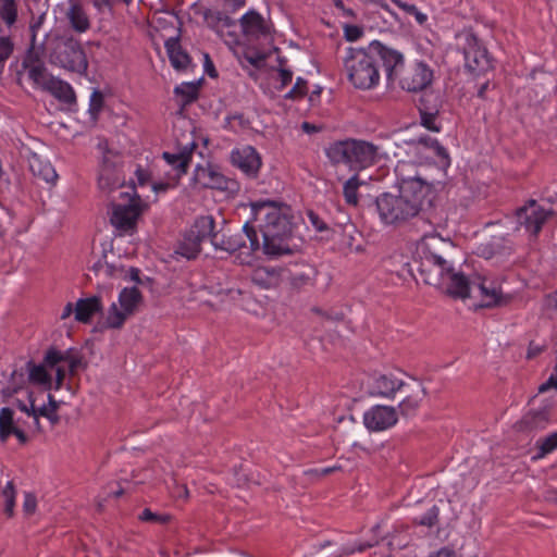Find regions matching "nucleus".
Returning a JSON list of instances; mask_svg holds the SVG:
<instances>
[{
	"mask_svg": "<svg viewBox=\"0 0 557 557\" xmlns=\"http://www.w3.org/2000/svg\"><path fill=\"white\" fill-rule=\"evenodd\" d=\"M460 256L456 245L438 234L424 235L417 245L411 273L414 271L428 285L443 288L445 293L459 299L470 296L469 278L459 269Z\"/></svg>",
	"mask_w": 557,
	"mask_h": 557,
	"instance_id": "obj_1",
	"label": "nucleus"
},
{
	"mask_svg": "<svg viewBox=\"0 0 557 557\" xmlns=\"http://www.w3.org/2000/svg\"><path fill=\"white\" fill-rule=\"evenodd\" d=\"M432 185L420 177L403 180L396 193H383L375 199L380 220L386 225H400L431 205Z\"/></svg>",
	"mask_w": 557,
	"mask_h": 557,
	"instance_id": "obj_2",
	"label": "nucleus"
},
{
	"mask_svg": "<svg viewBox=\"0 0 557 557\" xmlns=\"http://www.w3.org/2000/svg\"><path fill=\"white\" fill-rule=\"evenodd\" d=\"M379 62L383 64L387 78L393 81L394 75H397V67L401 65L403 55L379 41H372L367 49L350 48L345 58V69L349 81L356 88H372L380 78Z\"/></svg>",
	"mask_w": 557,
	"mask_h": 557,
	"instance_id": "obj_3",
	"label": "nucleus"
},
{
	"mask_svg": "<svg viewBox=\"0 0 557 557\" xmlns=\"http://www.w3.org/2000/svg\"><path fill=\"white\" fill-rule=\"evenodd\" d=\"M325 153L333 164L344 163L356 170L367 169L382 158L381 147L371 141L354 138L330 144Z\"/></svg>",
	"mask_w": 557,
	"mask_h": 557,
	"instance_id": "obj_4",
	"label": "nucleus"
},
{
	"mask_svg": "<svg viewBox=\"0 0 557 557\" xmlns=\"http://www.w3.org/2000/svg\"><path fill=\"white\" fill-rule=\"evenodd\" d=\"M47 45L44 55L52 65L66 71L85 74L88 67L86 53L78 40L72 36L46 33Z\"/></svg>",
	"mask_w": 557,
	"mask_h": 557,
	"instance_id": "obj_5",
	"label": "nucleus"
},
{
	"mask_svg": "<svg viewBox=\"0 0 557 557\" xmlns=\"http://www.w3.org/2000/svg\"><path fill=\"white\" fill-rule=\"evenodd\" d=\"M209 238L215 249L230 253L238 251L237 258L242 264L250 263L253 252L260 249L256 227L250 222H246L242 231L214 232L213 228Z\"/></svg>",
	"mask_w": 557,
	"mask_h": 557,
	"instance_id": "obj_6",
	"label": "nucleus"
},
{
	"mask_svg": "<svg viewBox=\"0 0 557 557\" xmlns=\"http://www.w3.org/2000/svg\"><path fill=\"white\" fill-rule=\"evenodd\" d=\"M253 221L262 236H293L289 207L275 201L262 200L251 203Z\"/></svg>",
	"mask_w": 557,
	"mask_h": 557,
	"instance_id": "obj_7",
	"label": "nucleus"
},
{
	"mask_svg": "<svg viewBox=\"0 0 557 557\" xmlns=\"http://www.w3.org/2000/svg\"><path fill=\"white\" fill-rule=\"evenodd\" d=\"M23 66L27 71L29 79L42 90L50 92L59 100L66 103H71L75 100L72 87L67 83L52 76L45 66L42 58L34 59L27 63L23 62Z\"/></svg>",
	"mask_w": 557,
	"mask_h": 557,
	"instance_id": "obj_8",
	"label": "nucleus"
},
{
	"mask_svg": "<svg viewBox=\"0 0 557 557\" xmlns=\"http://www.w3.org/2000/svg\"><path fill=\"white\" fill-rule=\"evenodd\" d=\"M120 198L121 202L112 203L110 222L119 232H133L144 211L143 201L138 195L127 191L121 193Z\"/></svg>",
	"mask_w": 557,
	"mask_h": 557,
	"instance_id": "obj_9",
	"label": "nucleus"
},
{
	"mask_svg": "<svg viewBox=\"0 0 557 557\" xmlns=\"http://www.w3.org/2000/svg\"><path fill=\"white\" fill-rule=\"evenodd\" d=\"M214 224V219L211 215L198 218L178 242L175 253L188 260L195 259L201 250V243L209 237Z\"/></svg>",
	"mask_w": 557,
	"mask_h": 557,
	"instance_id": "obj_10",
	"label": "nucleus"
},
{
	"mask_svg": "<svg viewBox=\"0 0 557 557\" xmlns=\"http://www.w3.org/2000/svg\"><path fill=\"white\" fill-rule=\"evenodd\" d=\"M121 308L115 302L111 305L104 322V327L119 330L128 317L135 313L143 302V295L137 287H125L119 296Z\"/></svg>",
	"mask_w": 557,
	"mask_h": 557,
	"instance_id": "obj_11",
	"label": "nucleus"
},
{
	"mask_svg": "<svg viewBox=\"0 0 557 557\" xmlns=\"http://www.w3.org/2000/svg\"><path fill=\"white\" fill-rule=\"evenodd\" d=\"M398 78L400 87L410 92L424 90L431 85L433 79L432 70L422 62L413 63L404 69V61L397 67V75L394 79Z\"/></svg>",
	"mask_w": 557,
	"mask_h": 557,
	"instance_id": "obj_12",
	"label": "nucleus"
},
{
	"mask_svg": "<svg viewBox=\"0 0 557 557\" xmlns=\"http://www.w3.org/2000/svg\"><path fill=\"white\" fill-rule=\"evenodd\" d=\"M463 54L466 69L470 73L481 75L492 69L488 52L474 34H467Z\"/></svg>",
	"mask_w": 557,
	"mask_h": 557,
	"instance_id": "obj_13",
	"label": "nucleus"
},
{
	"mask_svg": "<svg viewBox=\"0 0 557 557\" xmlns=\"http://www.w3.org/2000/svg\"><path fill=\"white\" fill-rule=\"evenodd\" d=\"M404 380L393 372H374L367 375L363 385L370 396L395 398Z\"/></svg>",
	"mask_w": 557,
	"mask_h": 557,
	"instance_id": "obj_14",
	"label": "nucleus"
},
{
	"mask_svg": "<svg viewBox=\"0 0 557 557\" xmlns=\"http://www.w3.org/2000/svg\"><path fill=\"white\" fill-rule=\"evenodd\" d=\"M426 396V389L423 384L414 379L403 382V386L397 392L399 398L398 408L403 416L413 413Z\"/></svg>",
	"mask_w": 557,
	"mask_h": 557,
	"instance_id": "obj_15",
	"label": "nucleus"
},
{
	"mask_svg": "<svg viewBox=\"0 0 557 557\" xmlns=\"http://www.w3.org/2000/svg\"><path fill=\"white\" fill-rule=\"evenodd\" d=\"M398 416L394 407L374 406L363 414V424L370 432H381L397 423Z\"/></svg>",
	"mask_w": 557,
	"mask_h": 557,
	"instance_id": "obj_16",
	"label": "nucleus"
},
{
	"mask_svg": "<svg viewBox=\"0 0 557 557\" xmlns=\"http://www.w3.org/2000/svg\"><path fill=\"white\" fill-rule=\"evenodd\" d=\"M550 212L541 208L535 200H530L528 205L519 208L516 212L519 225L536 235L545 223Z\"/></svg>",
	"mask_w": 557,
	"mask_h": 557,
	"instance_id": "obj_17",
	"label": "nucleus"
},
{
	"mask_svg": "<svg viewBox=\"0 0 557 557\" xmlns=\"http://www.w3.org/2000/svg\"><path fill=\"white\" fill-rule=\"evenodd\" d=\"M284 280H287L294 289H301L312 285L318 271L309 263H295L292 267L283 268Z\"/></svg>",
	"mask_w": 557,
	"mask_h": 557,
	"instance_id": "obj_18",
	"label": "nucleus"
},
{
	"mask_svg": "<svg viewBox=\"0 0 557 557\" xmlns=\"http://www.w3.org/2000/svg\"><path fill=\"white\" fill-rule=\"evenodd\" d=\"M45 361L50 369H54V367L61 362H66L71 375H74L78 368H86V363L83 361L82 355L73 348L61 351L55 347H50L45 352Z\"/></svg>",
	"mask_w": 557,
	"mask_h": 557,
	"instance_id": "obj_19",
	"label": "nucleus"
},
{
	"mask_svg": "<svg viewBox=\"0 0 557 557\" xmlns=\"http://www.w3.org/2000/svg\"><path fill=\"white\" fill-rule=\"evenodd\" d=\"M232 163L249 176H255L260 166L261 158L251 146H245L232 151Z\"/></svg>",
	"mask_w": 557,
	"mask_h": 557,
	"instance_id": "obj_20",
	"label": "nucleus"
},
{
	"mask_svg": "<svg viewBox=\"0 0 557 557\" xmlns=\"http://www.w3.org/2000/svg\"><path fill=\"white\" fill-rule=\"evenodd\" d=\"M250 280L262 289L276 288L284 281V271L283 268L257 267L251 271Z\"/></svg>",
	"mask_w": 557,
	"mask_h": 557,
	"instance_id": "obj_21",
	"label": "nucleus"
},
{
	"mask_svg": "<svg viewBox=\"0 0 557 557\" xmlns=\"http://www.w3.org/2000/svg\"><path fill=\"white\" fill-rule=\"evenodd\" d=\"M195 180L203 187L220 190H232L235 185V182L212 168H198Z\"/></svg>",
	"mask_w": 557,
	"mask_h": 557,
	"instance_id": "obj_22",
	"label": "nucleus"
},
{
	"mask_svg": "<svg viewBox=\"0 0 557 557\" xmlns=\"http://www.w3.org/2000/svg\"><path fill=\"white\" fill-rule=\"evenodd\" d=\"M469 285L470 289L478 287L480 290V295L483 298V307L505 306L510 301V297L504 296L494 283L491 282L490 285H487L485 278H478V282L469 281Z\"/></svg>",
	"mask_w": 557,
	"mask_h": 557,
	"instance_id": "obj_23",
	"label": "nucleus"
},
{
	"mask_svg": "<svg viewBox=\"0 0 557 557\" xmlns=\"http://www.w3.org/2000/svg\"><path fill=\"white\" fill-rule=\"evenodd\" d=\"M260 249L270 258H277L285 255H292L295 245H292L293 236H262Z\"/></svg>",
	"mask_w": 557,
	"mask_h": 557,
	"instance_id": "obj_24",
	"label": "nucleus"
},
{
	"mask_svg": "<svg viewBox=\"0 0 557 557\" xmlns=\"http://www.w3.org/2000/svg\"><path fill=\"white\" fill-rule=\"evenodd\" d=\"M45 13L40 14L35 21L30 22L29 29H30V47L27 51L26 57L24 58L23 62L27 63L30 62L34 59L42 58L47 45V37L44 36L42 40H38V30L40 29L44 21H45Z\"/></svg>",
	"mask_w": 557,
	"mask_h": 557,
	"instance_id": "obj_25",
	"label": "nucleus"
},
{
	"mask_svg": "<svg viewBox=\"0 0 557 557\" xmlns=\"http://www.w3.org/2000/svg\"><path fill=\"white\" fill-rule=\"evenodd\" d=\"M65 16L71 28L78 34L85 33L90 28L89 16L83 4L78 1H72L70 3Z\"/></svg>",
	"mask_w": 557,
	"mask_h": 557,
	"instance_id": "obj_26",
	"label": "nucleus"
},
{
	"mask_svg": "<svg viewBox=\"0 0 557 557\" xmlns=\"http://www.w3.org/2000/svg\"><path fill=\"white\" fill-rule=\"evenodd\" d=\"M13 414V410L9 407L0 410V440L4 442L10 435H15L22 444H25L28 440L27 435L16 425Z\"/></svg>",
	"mask_w": 557,
	"mask_h": 557,
	"instance_id": "obj_27",
	"label": "nucleus"
},
{
	"mask_svg": "<svg viewBox=\"0 0 557 557\" xmlns=\"http://www.w3.org/2000/svg\"><path fill=\"white\" fill-rule=\"evenodd\" d=\"M101 311L102 302L100 297L81 298L75 304V320L82 323H89L92 315Z\"/></svg>",
	"mask_w": 557,
	"mask_h": 557,
	"instance_id": "obj_28",
	"label": "nucleus"
},
{
	"mask_svg": "<svg viewBox=\"0 0 557 557\" xmlns=\"http://www.w3.org/2000/svg\"><path fill=\"white\" fill-rule=\"evenodd\" d=\"M193 149L185 148L177 153L163 152V159L172 166L173 173L171 174L174 181H180L182 175L187 172L189 162L191 160Z\"/></svg>",
	"mask_w": 557,
	"mask_h": 557,
	"instance_id": "obj_29",
	"label": "nucleus"
},
{
	"mask_svg": "<svg viewBox=\"0 0 557 557\" xmlns=\"http://www.w3.org/2000/svg\"><path fill=\"white\" fill-rule=\"evenodd\" d=\"M27 161L29 170L32 171L34 176H37L47 183H53L57 180L58 174L49 162L44 160L39 154L35 152H29L27 156Z\"/></svg>",
	"mask_w": 557,
	"mask_h": 557,
	"instance_id": "obj_30",
	"label": "nucleus"
},
{
	"mask_svg": "<svg viewBox=\"0 0 557 557\" xmlns=\"http://www.w3.org/2000/svg\"><path fill=\"white\" fill-rule=\"evenodd\" d=\"M26 369L28 373V381L34 385H39L44 387V389L49 391L52 387V377L48 372L50 367L46 364L45 359L41 363L36 364L33 361H28L26 363Z\"/></svg>",
	"mask_w": 557,
	"mask_h": 557,
	"instance_id": "obj_31",
	"label": "nucleus"
},
{
	"mask_svg": "<svg viewBox=\"0 0 557 557\" xmlns=\"http://www.w3.org/2000/svg\"><path fill=\"white\" fill-rule=\"evenodd\" d=\"M165 48L173 67L178 71L186 70L190 63L189 55L182 49L180 41L171 37L165 41Z\"/></svg>",
	"mask_w": 557,
	"mask_h": 557,
	"instance_id": "obj_32",
	"label": "nucleus"
},
{
	"mask_svg": "<svg viewBox=\"0 0 557 557\" xmlns=\"http://www.w3.org/2000/svg\"><path fill=\"white\" fill-rule=\"evenodd\" d=\"M240 26L244 34L259 36L267 33V26L263 17L255 10H250L240 18Z\"/></svg>",
	"mask_w": 557,
	"mask_h": 557,
	"instance_id": "obj_33",
	"label": "nucleus"
},
{
	"mask_svg": "<svg viewBox=\"0 0 557 557\" xmlns=\"http://www.w3.org/2000/svg\"><path fill=\"white\" fill-rule=\"evenodd\" d=\"M98 183L102 190L108 191L123 185V180L120 175L116 162H112V166L107 164L100 168Z\"/></svg>",
	"mask_w": 557,
	"mask_h": 557,
	"instance_id": "obj_34",
	"label": "nucleus"
},
{
	"mask_svg": "<svg viewBox=\"0 0 557 557\" xmlns=\"http://www.w3.org/2000/svg\"><path fill=\"white\" fill-rule=\"evenodd\" d=\"M548 421L549 410L547 408L531 410L524 416L522 420L523 424L530 430L543 429Z\"/></svg>",
	"mask_w": 557,
	"mask_h": 557,
	"instance_id": "obj_35",
	"label": "nucleus"
},
{
	"mask_svg": "<svg viewBox=\"0 0 557 557\" xmlns=\"http://www.w3.org/2000/svg\"><path fill=\"white\" fill-rule=\"evenodd\" d=\"M0 18L8 27H12L17 21L16 0H0Z\"/></svg>",
	"mask_w": 557,
	"mask_h": 557,
	"instance_id": "obj_36",
	"label": "nucleus"
},
{
	"mask_svg": "<svg viewBox=\"0 0 557 557\" xmlns=\"http://www.w3.org/2000/svg\"><path fill=\"white\" fill-rule=\"evenodd\" d=\"M362 185H364V182L360 181L358 175H354L352 177L345 182L343 187V194L348 205H358V189Z\"/></svg>",
	"mask_w": 557,
	"mask_h": 557,
	"instance_id": "obj_37",
	"label": "nucleus"
},
{
	"mask_svg": "<svg viewBox=\"0 0 557 557\" xmlns=\"http://www.w3.org/2000/svg\"><path fill=\"white\" fill-rule=\"evenodd\" d=\"M205 20L207 21L208 25L212 28H216L220 25L224 27H231L235 25V21L231 18L226 13L221 11H206Z\"/></svg>",
	"mask_w": 557,
	"mask_h": 557,
	"instance_id": "obj_38",
	"label": "nucleus"
},
{
	"mask_svg": "<svg viewBox=\"0 0 557 557\" xmlns=\"http://www.w3.org/2000/svg\"><path fill=\"white\" fill-rule=\"evenodd\" d=\"M537 454L534 459L543 458L557 448V431L536 442Z\"/></svg>",
	"mask_w": 557,
	"mask_h": 557,
	"instance_id": "obj_39",
	"label": "nucleus"
},
{
	"mask_svg": "<svg viewBox=\"0 0 557 557\" xmlns=\"http://www.w3.org/2000/svg\"><path fill=\"white\" fill-rule=\"evenodd\" d=\"M417 144L433 149L435 154L442 159L443 164H449L447 150L436 139L431 137H420Z\"/></svg>",
	"mask_w": 557,
	"mask_h": 557,
	"instance_id": "obj_40",
	"label": "nucleus"
},
{
	"mask_svg": "<svg viewBox=\"0 0 557 557\" xmlns=\"http://www.w3.org/2000/svg\"><path fill=\"white\" fill-rule=\"evenodd\" d=\"M39 417L47 418L52 425H57L60 422V417L57 411L46 408V405L41 407H35V414H33L34 424L37 430H40Z\"/></svg>",
	"mask_w": 557,
	"mask_h": 557,
	"instance_id": "obj_41",
	"label": "nucleus"
},
{
	"mask_svg": "<svg viewBox=\"0 0 557 557\" xmlns=\"http://www.w3.org/2000/svg\"><path fill=\"white\" fill-rule=\"evenodd\" d=\"M174 92L184 97V104H189L198 97V84L183 83L175 88Z\"/></svg>",
	"mask_w": 557,
	"mask_h": 557,
	"instance_id": "obj_42",
	"label": "nucleus"
},
{
	"mask_svg": "<svg viewBox=\"0 0 557 557\" xmlns=\"http://www.w3.org/2000/svg\"><path fill=\"white\" fill-rule=\"evenodd\" d=\"M0 496L4 499V512L11 517L13 515L15 490L12 482H8L5 487L1 491Z\"/></svg>",
	"mask_w": 557,
	"mask_h": 557,
	"instance_id": "obj_43",
	"label": "nucleus"
},
{
	"mask_svg": "<svg viewBox=\"0 0 557 557\" xmlns=\"http://www.w3.org/2000/svg\"><path fill=\"white\" fill-rule=\"evenodd\" d=\"M419 110L423 126H425L430 131L438 132L440 128L434 124V119L435 115L437 114V110L432 111L426 107H420Z\"/></svg>",
	"mask_w": 557,
	"mask_h": 557,
	"instance_id": "obj_44",
	"label": "nucleus"
},
{
	"mask_svg": "<svg viewBox=\"0 0 557 557\" xmlns=\"http://www.w3.org/2000/svg\"><path fill=\"white\" fill-rule=\"evenodd\" d=\"M440 509L434 505L423 517L417 520V523L423 527L432 528L438 521Z\"/></svg>",
	"mask_w": 557,
	"mask_h": 557,
	"instance_id": "obj_45",
	"label": "nucleus"
},
{
	"mask_svg": "<svg viewBox=\"0 0 557 557\" xmlns=\"http://www.w3.org/2000/svg\"><path fill=\"white\" fill-rule=\"evenodd\" d=\"M139 519L147 522H157L160 524H165L171 520L170 515H158L152 512L150 509L146 508L139 516Z\"/></svg>",
	"mask_w": 557,
	"mask_h": 557,
	"instance_id": "obj_46",
	"label": "nucleus"
},
{
	"mask_svg": "<svg viewBox=\"0 0 557 557\" xmlns=\"http://www.w3.org/2000/svg\"><path fill=\"white\" fill-rule=\"evenodd\" d=\"M27 399H28V404H26L22 399H15L14 405L22 412H25L28 417H33V414H35V407H36L35 398H34V393L33 392H28L27 393Z\"/></svg>",
	"mask_w": 557,
	"mask_h": 557,
	"instance_id": "obj_47",
	"label": "nucleus"
},
{
	"mask_svg": "<svg viewBox=\"0 0 557 557\" xmlns=\"http://www.w3.org/2000/svg\"><path fill=\"white\" fill-rule=\"evenodd\" d=\"M14 45L10 37H0V63L10 58L13 52Z\"/></svg>",
	"mask_w": 557,
	"mask_h": 557,
	"instance_id": "obj_48",
	"label": "nucleus"
},
{
	"mask_svg": "<svg viewBox=\"0 0 557 557\" xmlns=\"http://www.w3.org/2000/svg\"><path fill=\"white\" fill-rule=\"evenodd\" d=\"M343 231H344V235L346 237H348V239H349L347 242V246H348L349 250L356 251V252L362 251V248L360 245L354 246L355 235L358 234L355 226L352 224H347L344 226Z\"/></svg>",
	"mask_w": 557,
	"mask_h": 557,
	"instance_id": "obj_49",
	"label": "nucleus"
},
{
	"mask_svg": "<svg viewBox=\"0 0 557 557\" xmlns=\"http://www.w3.org/2000/svg\"><path fill=\"white\" fill-rule=\"evenodd\" d=\"M363 34V30L361 27L357 26V25H345L344 26V36H345V39L348 40V41H356L357 39H359Z\"/></svg>",
	"mask_w": 557,
	"mask_h": 557,
	"instance_id": "obj_50",
	"label": "nucleus"
},
{
	"mask_svg": "<svg viewBox=\"0 0 557 557\" xmlns=\"http://www.w3.org/2000/svg\"><path fill=\"white\" fill-rule=\"evenodd\" d=\"M307 90V82L302 78H298L294 88L286 95L287 98H297L301 97L306 94Z\"/></svg>",
	"mask_w": 557,
	"mask_h": 557,
	"instance_id": "obj_51",
	"label": "nucleus"
},
{
	"mask_svg": "<svg viewBox=\"0 0 557 557\" xmlns=\"http://www.w3.org/2000/svg\"><path fill=\"white\" fill-rule=\"evenodd\" d=\"M103 103V96L100 91L95 90L90 97V111L97 113L101 110Z\"/></svg>",
	"mask_w": 557,
	"mask_h": 557,
	"instance_id": "obj_52",
	"label": "nucleus"
},
{
	"mask_svg": "<svg viewBox=\"0 0 557 557\" xmlns=\"http://www.w3.org/2000/svg\"><path fill=\"white\" fill-rule=\"evenodd\" d=\"M37 499L33 494H26L23 503V509L26 515L35 512Z\"/></svg>",
	"mask_w": 557,
	"mask_h": 557,
	"instance_id": "obj_53",
	"label": "nucleus"
},
{
	"mask_svg": "<svg viewBox=\"0 0 557 557\" xmlns=\"http://www.w3.org/2000/svg\"><path fill=\"white\" fill-rule=\"evenodd\" d=\"M308 216H309L311 224L315 227L317 231L322 232V231L327 230V225L323 222V220L320 219V216L318 214L310 211L308 213Z\"/></svg>",
	"mask_w": 557,
	"mask_h": 557,
	"instance_id": "obj_54",
	"label": "nucleus"
},
{
	"mask_svg": "<svg viewBox=\"0 0 557 557\" xmlns=\"http://www.w3.org/2000/svg\"><path fill=\"white\" fill-rule=\"evenodd\" d=\"M123 272H124L123 269L116 268L115 265L109 264L106 262V265L103 267L102 274H104L106 276H109V277H115V276H121Z\"/></svg>",
	"mask_w": 557,
	"mask_h": 557,
	"instance_id": "obj_55",
	"label": "nucleus"
},
{
	"mask_svg": "<svg viewBox=\"0 0 557 557\" xmlns=\"http://www.w3.org/2000/svg\"><path fill=\"white\" fill-rule=\"evenodd\" d=\"M55 370V385H54V389H60L63 385V381L65 379V370L63 367H60L59 364L57 367H54Z\"/></svg>",
	"mask_w": 557,
	"mask_h": 557,
	"instance_id": "obj_56",
	"label": "nucleus"
},
{
	"mask_svg": "<svg viewBox=\"0 0 557 557\" xmlns=\"http://www.w3.org/2000/svg\"><path fill=\"white\" fill-rule=\"evenodd\" d=\"M117 159H119V154L117 153L112 152L109 149H106L104 152H103V158H102L101 166H104L107 164L112 166V162H116L117 163V161H116Z\"/></svg>",
	"mask_w": 557,
	"mask_h": 557,
	"instance_id": "obj_57",
	"label": "nucleus"
},
{
	"mask_svg": "<svg viewBox=\"0 0 557 557\" xmlns=\"http://www.w3.org/2000/svg\"><path fill=\"white\" fill-rule=\"evenodd\" d=\"M221 2L226 10L236 11L245 4L246 0H221Z\"/></svg>",
	"mask_w": 557,
	"mask_h": 557,
	"instance_id": "obj_58",
	"label": "nucleus"
},
{
	"mask_svg": "<svg viewBox=\"0 0 557 557\" xmlns=\"http://www.w3.org/2000/svg\"><path fill=\"white\" fill-rule=\"evenodd\" d=\"M177 183H178V181H174L173 176L170 175L169 182L153 184V190L154 191H164L168 188L175 186Z\"/></svg>",
	"mask_w": 557,
	"mask_h": 557,
	"instance_id": "obj_59",
	"label": "nucleus"
},
{
	"mask_svg": "<svg viewBox=\"0 0 557 557\" xmlns=\"http://www.w3.org/2000/svg\"><path fill=\"white\" fill-rule=\"evenodd\" d=\"M545 306L547 309L557 312V290L546 296Z\"/></svg>",
	"mask_w": 557,
	"mask_h": 557,
	"instance_id": "obj_60",
	"label": "nucleus"
},
{
	"mask_svg": "<svg viewBox=\"0 0 557 557\" xmlns=\"http://www.w3.org/2000/svg\"><path fill=\"white\" fill-rule=\"evenodd\" d=\"M205 70L210 77L218 76V73L214 69L213 62L211 61L209 54H207V53L205 54Z\"/></svg>",
	"mask_w": 557,
	"mask_h": 557,
	"instance_id": "obj_61",
	"label": "nucleus"
},
{
	"mask_svg": "<svg viewBox=\"0 0 557 557\" xmlns=\"http://www.w3.org/2000/svg\"><path fill=\"white\" fill-rule=\"evenodd\" d=\"M293 73L288 70L282 69L280 70V81L282 87H285L292 82Z\"/></svg>",
	"mask_w": 557,
	"mask_h": 557,
	"instance_id": "obj_62",
	"label": "nucleus"
},
{
	"mask_svg": "<svg viewBox=\"0 0 557 557\" xmlns=\"http://www.w3.org/2000/svg\"><path fill=\"white\" fill-rule=\"evenodd\" d=\"M174 485H175V488L177 490V492H175L176 496L177 497H183L185 499L188 498L189 496V492H188V488L186 485H178L176 481H174Z\"/></svg>",
	"mask_w": 557,
	"mask_h": 557,
	"instance_id": "obj_63",
	"label": "nucleus"
},
{
	"mask_svg": "<svg viewBox=\"0 0 557 557\" xmlns=\"http://www.w3.org/2000/svg\"><path fill=\"white\" fill-rule=\"evenodd\" d=\"M553 386L557 387V376L556 377L550 376L546 383H544L540 386L539 391H540V393H543Z\"/></svg>",
	"mask_w": 557,
	"mask_h": 557,
	"instance_id": "obj_64",
	"label": "nucleus"
}]
</instances>
